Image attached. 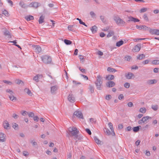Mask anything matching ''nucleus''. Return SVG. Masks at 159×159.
Listing matches in <instances>:
<instances>
[{"mask_svg": "<svg viewBox=\"0 0 159 159\" xmlns=\"http://www.w3.org/2000/svg\"><path fill=\"white\" fill-rule=\"evenodd\" d=\"M68 131L70 133V136H74V139L75 140L77 139L78 140H81L83 139V137L81 135H78L79 131L76 127H70Z\"/></svg>", "mask_w": 159, "mask_h": 159, "instance_id": "nucleus-1", "label": "nucleus"}, {"mask_svg": "<svg viewBox=\"0 0 159 159\" xmlns=\"http://www.w3.org/2000/svg\"><path fill=\"white\" fill-rule=\"evenodd\" d=\"M41 58L45 64H50L52 61L51 57L47 55L43 56L41 57Z\"/></svg>", "mask_w": 159, "mask_h": 159, "instance_id": "nucleus-2", "label": "nucleus"}, {"mask_svg": "<svg viewBox=\"0 0 159 159\" xmlns=\"http://www.w3.org/2000/svg\"><path fill=\"white\" fill-rule=\"evenodd\" d=\"M114 19L119 25L124 26V25L125 23V21L121 19L119 17L115 16L114 17Z\"/></svg>", "mask_w": 159, "mask_h": 159, "instance_id": "nucleus-3", "label": "nucleus"}, {"mask_svg": "<svg viewBox=\"0 0 159 159\" xmlns=\"http://www.w3.org/2000/svg\"><path fill=\"white\" fill-rule=\"evenodd\" d=\"M32 47L33 49L35 51L36 53H38L41 52L42 49L38 45H33Z\"/></svg>", "mask_w": 159, "mask_h": 159, "instance_id": "nucleus-4", "label": "nucleus"}, {"mask_svg": "<svg viewBox=\"0 0 159 159\" xmlns=\"http://www.w3.org/2000/svg\"><path fill=\"white\" fill-rule=\"evenodd\" d=\"M41 5L40 3L38 2H32L29 6L30 7H33L34 8H37Z\"/></svg>", "mask_w": 159, "mask_h": 159, "instance_id": "nucleus-5", "label": "nucleus"}, {"mask_svg": "<svg viewBox=\"0 0 159 159\" xmlns=\"http://www.w3.org/2000/svg\"><path fill=\"white\" fill-rule=\"evenodd\" d=\"M68 100L71 102L73 103L75 101V98L72 93H70L68 97Z\"/></svg>", "mask_w": 159, "mask_h": 159, "instance_id": "nucleus-6", "label": "nucleus"}, {"mask_svg": "<svg viewBox=\"0 0 159 159\" xmlns=\"http://www.w3.org/2000/svg\"><path fill=\"white\" fill-rule=\"evenodd\" d=\"M74 115L80 118H83L82 114L81 112L80 111H75L74 112Z\"/></svg>", "mask_w": 159, "mask_h": 159, "instance_id": "nucleus-7", "label": "nucleus"}, {"mask_svg": "<svg viewBox=\"0 0 159 159\" xmlns=\"http://www.w3.org/2000/svg\"><path fill=\"white\" fill-rule=\"evenodd\" d=\"M115 85V83L113 81H109L106 84V86L109 88L114 87Z\"/></svg>", "mask_w": 159, "mask_h": 159, "instance_id": "nucleus-8", "label": "nucleus"}, {"mask_svg": "<svg viewBox=\"0 0 159 159\" xmlns=\"http://www.w3.org/2000/svg\"><path fill=\"white\" fill-rule=\"evenodd\" d=\"M128 18L129 20L127 21L128 22L133 21L134 22H139L140 21L139 19L131 16H129Z\"/></svg>", "mask_w": 159, "mask_h": 159, "instance_id": "nucleus-9", "label": "nucleus"}, {"mask_svg": "<svg viewBox=\"0 0 159 159\" xmlns=\"http://www.w3.org/2000/svg\"><path fill=\"white\" fill-rule=\"evenodd\" d=\"M6 135L2 133H0V142H5Z\"/></svg>", "mask_w": 159, "mask_h": 159, "instance_id": "nucleus-10", "label": "nucleus"}, {"mask_svg": "<svg viewBox=\"0 0 159 159\" xmlns=\"http://www.w3.org/2000/svg\"><path fill=\"white\" fill-rule=\"evenodd\" d=\"M4 35L7 36L8 38H11V36L10 34V32L9 31L7 30L6 29L5 30V31L3 32Z\"/></svg>", "mask_w": 159, "mask_h": 159, "instance_id": "nucleus-11", "label": "nucleus"}, {"mask_svg": "<svg viewBox=\"0 0 159 159\" xmlns=\"http://www.w3.org/2000/svg\"><path fill=\"white\" fill-rule=\"evenodd\" d=\"M58 89V87L56 86H54L52 87L51 88V91L52 93L55 94L56 93V91Z\"/></svg>", "mask_w": 159, "mask_h": 159, "instance_id": "nucleus-12", "label": "nucleus"}, {"mask_svg": "<svg viewBox=\"0 0 159 159\" xmlns=\"http://www.w3.org/2000/svg\"><path fill=\"white\" fill-rule=\"evenodd\" d=\"M152 118L149 116H146L143 117L142 118V119L143 120V123H146L148 122V120L150 119H151Z\"/></svg>", "mask_w": 159, "mask_h": 159, "instance_id": "nucleus-13", "label": "nucleus"}, {"mask_svg": "<svg viewBox=\"0 0 159 159\" xmlns=\"http://www.w3.org/2000/svg\"><path fill=\"white\" fill-rule=\"evenodd\" d=\"M102 78L100 75H98L97 76L96 79V80L95 82V83H100L101 84H102Z\"/></svg>", "mask_w": 159, "mask_h": 159, "instance_id": "nucleus-14", "label": "nucleus"}, {"mask_svg": "<svg viewBox=\"0 0 159 159\" xmlns=\"http://www.w3.org/2000/svg\"><path fill=\"white\" fill-rule=\"evenodd\" d=\"M157 81L155 79L148 80L147 81V83L149 85L153 84H156Z\"/></svg>", "mask_w": 159, "mask_h": 159, "instance_id": "nucleus-15", "label": "nucleus"}, {"mask_svg": "<svg viewBox=\"0 0 159 159\" xmlns=\"http://www.w3.org/2000/svg\"><path fill=\"white\" fill-rule=\"evenodd\" d=\"M134 77V74L131 72H129L127 74L125 75L126 78L128 79H131L132 77Z\"/></svg>", "mask_w": 159, "mask_h": 159, "instance_id": "nucleus-16", "label": "nucleus"}, {"mask_svg": "<svg viewBox=\"0 0 159 159\" xmlns=\"http://www.w3.org/2000/svg\"><path fill=\"white\" fill-rule=\"evenodd\" d=\"M3 126L5 129H8L10 128L9 124L7 120L4 121L3 123Z\"/></svg>", "mask_w": 159, "mask_h": 159, "instance_id": "nucleus-17", "label": "nucleus"}, {"mask_svg": "<svg viewBox=\"0 0 159 159\" xmlns=\"http://www.w3.org/2000/svg\"><path fill=\"white\" fill-rule=\"evenodd\" d=\"M150 32L152 34H154L157 35H159V30H150Z\"/></svg>", "mask_w": 159, "mask_h": 159, "instance_id": "nucleus-18", "label": "nucleus"}, {"mask_svg": "<svg viewBox=\"0 0 159 159\" xmlns=\"http://www.w3.org/2000/svg\"><path fill=\"white\" fill-rule=\"evenodd\" d=\"M108 126L109 127H110V129H111V131H112V134L113 136L115 135V134L114 132V129L113 127L112 124L111 122H109L108 124Z\"/></svg>", "mask_w": 159, "mask_h": 159, "instance_id": "nucleus-19", "label": "nucleus"}, {"mask_svg": "<svg viewBox=\"0 0 159 159\" xmlns=\"http://www.w3.org/2000/svg\"><path fill=\"white\" fill-rule=\"evenodd\" d=\"M95 84L96 85L97 89L98 90H100L102 89V84L100 83H95Z\"/></svg>", "mask_w": 159, "mask_h": 159, "instance_id": "nucleus-20", "label": "nucleus"}, {"mask_svg": "<svg viewBox=\"0 0 159 159\" xmlns=\"http://www.w3.org/2000/svg\"><path fill=\"white\" fill-rule=\"evenodd\" d=\"M140 45H137L134 46L133 50L134 52H138L140 50Z\"/></svg>", "mask_w": 159, "mask_h": 159, "instance_id": "nucleus-21", "label": "nucleus"}, {"mask_svg": "<svg viewBox=\"0 0 159 159\" xmlns=\"http://www.w3.org/2000/svg\"><path fill=\"white\" fill-rule=\"evenodd\" d=\"M114 76L113 75H107L106 79L107 80H114Z\"/></svg>", "mask_w": 159, "mask_h": 159, "instance_id": "nucleus-22", "label": "nucleus"}, {"mask_svg": "<svg viewBox=\"0 0 159 159\" xmlns=\"http://www.w3.org/2000/svg\"><path fill=\"white\" fill-rule=\"evenodd\" d=\"M19 5L22 8H25L28 7V6L22 1H20L19 3Z\"/></svg>", "mask_w": 159, "mask_h": 159, "instance_id": "nucleus-23", "label": "nucleus"}, {"mask_svg": "<svg viewBox=\"0 0 159 159\" xmlns=\"http://www.w3.org/2000/svg\"><path fill=\"white\" fill-rule=\"evenodd\" d=\"M91 30L93 34L95 33L97 31V27L95 25H94L91 28Z\"/></svg>", "mask_w": 159, "mask_h": 159, "instance_id": "nucleus-24", "label": "nucleus"}, {"mask_svg": "<svg viewBox=\"0 0 159 159\" xmlns=\"http://www.w3.org/2000/svg\"><path fill=\"white\" fill-rule=\"evenodd\" d=\"M145 57V55L144 54H139L137 57L138 59L140 60L144 58Z\"/></svg>", "mask_w": 159, "mask_h": 159, "instance_id": "nucleus-25", "label": "nucleus"}, {"mask_svg": "<svg viewBox=\"0 0 159 159\" xmlns=\"http://www.w3.org/2000/svg\"><path fill=\"white\" fill-rule=\"evenodd\" d=\"M140 128H141V126L134 127L133 128V131L135 132H137L139 131Z\"/></svg>", "mask_w": 159, "mask_h": 159, "instance_id": "nucleus-26", "label": "nucleus"}, {"mask_svg": "<svg viewBox=\"0 0 159 159\" xmlns=\"http://www.w3.org/2000/svg\"><path fill=\"white\" fill-rule=\"evenodd\" d=\"M44 16H40L39 20V24H42L44 21Z\"/></svg>", "mask_w": 159, "mask_h": 159, "instance_id": "nucleus-27", "label": "nucleus"}, {"mask_svg": "<svg viewBox=\"0 0 159 159\" xmlns=\"http://www.w3.org/2000/svg\"><path fill=\"white\" fill-rule=\"evenodd\" d=\"M124 43V41L121 40L116 43V46L117 47H120Z\"/></svg>", "mask_w": 159, "mask_h": 159, "instance_id": "nucleus-28", "label": "nucleus"}, {"mask_svg": "<svg viewBox=\"0 0 159 159\" xmlns=\"http://www.w3.org/2000/svg\"><path fill=\"white\" fill-rule=\"evenodd\" d=\"M25 18L27 21H29L30 20H33L34 19V17L33 16L31 15H29V16H25Z\"/></svg>", "mask_w": 159, "mask_h": 159, "instance_id": "nucleus-29", "label": "nucleus"}, {"mask_svg": "<svg viewBox=\"0 0 159 159\" xmlns=\"http://www.w3.org/2000/svg\"><path fill=\"white\" fill-rule=\"evenodd\" d=\"M25 91L30 96H31L32 95V93L31 91L28 89L25 88Z\"/></svg>", "mask_w": 159, "mask_h": 159, "instance_id": "nucleus-30", "label": "nucleus"}, {"mask_svg": "<svg viewBox=\"0 0 159 159\" xmlns=\"http://www.w3.org/2000/svg\"><path fill=\"white\" fill-rule=\"evenodd\" d=\"M89 89L91 93H92L94 92V87L93 86L90 84Z\"/></svg>", "mask_w": 159, "mask_h": 159, "instance_id": "nucleus-31", "label": "nucleus"}, {"mask_svg": "<svg viewBox=\"0 0 159 159\" xmlns=\"http://www.w3.org/2000/svg\"><path fill=\"white\" fill-rule=\"evenodd\" d=\"M107 70L108 71L110 72H115L117 71V70H116L115 69L110 67H108L107 68Z\"/></svg>", "mask_w": 159, "mask_h": 159, "instance_id": "nucleus-32", "label": "nucleus"}, {"mask_svg": "<svg viewBox=\"0 0 159 159\" xmlns=\"http://www.w3.org/2000/svg\"><path fill=\"white\" fill-rule=\"evenodd\" d=\"M93 139L98 144H100L101 142V141L96 136L94 137Z\"/></svg>", "mask_w": 159, "mask_h": 159, "instance_id": "nucleus-33", "label": "nucleus"}, {"mask_svg": "<svg viewBox=\"0 0 159 159\" xmlns=\"http://www.w3.org/2000/svg\"><path fill=\"white\" fill-rule=\"evenodd\" d=\"M64 42L67 45H70L72 43V42L71 41L66 39H64Z\"/></svg>", "mask_w": 159, "mask_h": 159, "instance_id": "nucleus-34", "label": "nucleus"}, {"mask_svg": "<svg viewBox=\"0 0 159 159\" xmlns=\"http://www.w3.org/2000/svg\"><path fill=\"white\" fill-rule=\"evenodd\" d=\"M155 111H156L158 109V106L157 105H152L151 107Z\"/></svg>", "mask_w": 159, "mask_h": 159, "instance_id": "nucleus-35", "label": "nucleus"}, {"mask_svg": "<svg viewBox=\"0 0 159 159\" xmlns=\"http://www.w3.org/2000/svg\"><path fill=\"white\" fill-rule=\"evenodd\" d=\"M104 131L105 133H106L108 135H109L111 134V131L108 129L105 128L104 129Z\"/></svg>", "mask_w": 159, "mask_h": 159, "instance_id": "nucleus-36", "label": "nucleus"}, {"mask_svg": "<svg viewBox=\"0 0 159 159\" xmlns=\"http://www.w3.org/2000/svg\"><path fill=\"white\" fill-rule=\"evenodd\" d=\"M139 111L143 113H144L146 111V109L145 107L141 108L139 109Z\"/></svg>", "mask_w": 159, "mask_h": 159, "instance_id": "nucleus-37", "label": "nucleus"}, {"mask_svg": "<svg viewBox=\"0 0 159 159\" xmlns=\"http://www.w3.org/2000/svg\"><path fill=\"white\" fill-rule=\"evenodd\" d=\"M9 97L11 100L13 101L14 100H16V98L14 96V95H9Z\"/></svg>", "mask_w": 159, "mask_h": 159, "instance_id": "nucleus-38", "label": "nucleus"}, {"mask_svg": "<svg viewBox=\"0 0 159 159\" xmlns=\"http://www.w3.org/2000/svg\"><path fill=\"white\" fill-rule=\"evenodd\" d=\"M114 34V32L113 31H110L107 35V37L108 38L111 37V36L113 35Z\"/></svg>", "mask_w": 159, "mask_h": 159, "instance_id": "nucleus-39", "label": "nucleus"}, {"mask_svg": "<svg viewBox=\"0 0 159 159\" xmlns=\"http://www.w3.org/2000/svg\"><path fill=\"white\" fill-rule=\"evenodd\" d=\"M12 127L14 129L16 130L17 129L18 125L17 124H16L15 123H12Z\"/></svg>", "mask_w": 159, "mask_h": 159, "instance_id": "nucleus-40", "label": "nucleus"}, {"mask_svg": "<svg viewBox=\"0 0 159 159\" xmlns=\"http://www.w3.org/2000/svg\"><path fill=\"white\" fill-rule=\"evenodd\" d=\"M152 63L154 65H158L159 64V60H154L152 61Z\"/></svg>", "mask_w": 159, "mask_h": 159, "instance_id": "nucleus-41", "label": "nucleus"}, {"mask_svg": "<svg viewBox=\"0 0 159 159\" xmlns=\"http://www.w3.org/2000/svg\"><path fill=\"white\" fill-rule=\"evenodd\" d=\"M33 80L35 81L36 82H38L39 81V79L38 77V75H37L34 76L33 78Z\"/></svg>", "mask_w": 159, "mask_h": 159, "instance_id": "nucleus-42", "label": "nucleus"}, {"mask_svg": "<svg viewBox=\"0 0 159 159\" xmlns=\"http://www.w3.org/2000/svg\"><path fill=\"white\" fill-rule=\"evenodd\" d=\"M147 10V8H143L141 9L140 10V13H143L146 12Z\"/></svg>", "mask_w": 159, "mask_h": 159, "instance_id": "nucleus-43", "label": "nucleus"}, {"mask_svg": "<svg viewBox=\"0 0 159 159\" xmlns=\"http://www.w3.org/2000/svg\"><path fill=\"white\" fill-rule=\"evenodd\" d=\"M100 18L102 22L105 23L106 22V20L105 19L104 17L103 16H100Z\"/></svg>", "mask_w": 159, "mask_h": 159, "instance_id": "nucleus-44", "label": "nucleus"}, {"mask_svg": "<svg viewBox=\"0 0 159 159\" xmlns=\"http://www.w3.org/2000/svg\"><path fill=\"white\" fill-rule=\"evenodd\" d=\"M131 58V56H126L125 57V60L127 61H129Z\"/></svg>", "mask_w": 159, "mask_h": 159, "instance_id": "nucleus-45", "label": "nucleus"}, {"mask_svg": "<svg viewBox=\"0 0 159 159\" xmlns=\"http://www.w3.org/2000/svg\"><path fill=\"white\" fill-rule=\"evenodd\" d=\"M15 82L17 84H20L21 83L23 84V82L22 80L19 79H16L15 80Z\"/></svg>", "mask_w": 159, "mask_h": 159, "instance_id": "nucleus-46", "label": "nucleus"}, {"mask_svg": "<svg viewBox=\"0 0 159 159\" xmlns=\"http://www.w3.org/2000/svg\"><path fill=\"white\" fill-rule=\"evenodd\" d=\"M6 92L7 93H9L10 94V95H12L14 94V93L10 89H7L6 90Z\"/></svg>", "mask_w": 159, "mask_h": 159, "instance_id": "nucleus-47", "label": "nucleus"}, {"mask_svg": "<svg viewBox=\"0 0 159 159\" xmlns=\"http://www.w3.org/2000/svg\"><path fill=\"white\" fill-rule=\"evenodd\" d=\"M124 86L126 88H129L130 87V84L128 83H126L125 84Z\"/></svg>", "mask_w": 159, "mask_h": 159, "instance_id": "nucleus-48", "label": "nucleus"}, {"mask_svg": "<svg viewBox=\"0 0 159 159\" xmlns=\"http://www.w3.org/2000/svg\"><path fill=\"white\" fill-rule=\"evenodd\" d=\"M150 61V60H146L145 61H143L142 62V63L144 65L148 64L149 63V62Z\"/></svg>", "mask_w": 159, "mask_h": 159, "instance_id": "nucleus-49", "label": "nucleus"}, {"mask_svg": "<svg viewBox=\"0 0 159 159\" xmlns=\"http://www.w3.org/2000/svg\"><path fill=\"white\" fill-rule=\"evenodd\" d=\"M143 18L144 20L147 21H148V19L147 14H144L143 16Z\"/></svg>", "mask_w": 159, "mask_h": 159, "instance_id": "nucleus-50", "label": "nucleus"}, {"mask_svg": "<svg viewBox=\"0 0 159 159\" xmlns=\"http://www.w3.org/2000/svg\"><path fill=\"white\" fill-rule=\"evenodd\" d=\"M136 27L137 29L140 30H142L143 27V25H136Z\"/></svg>", "mask_w": 159, "mask_h": 159, "instance_id": "nucleus-51", "label": "nucleus"}, {"mask_svg": "<svg viewBox=\"0 0 159 159\" xmlns=\"http://www.w3.org/2000/svg\"><path fill=\"white\" fill-rule=\"evenodd\" d=\"M143 28L142 29V30H148L150 29L149 27H147L145 25H143Z\"/></svg>", "mask_w": 159, "mask_h": 159, "instance_id": "nucleus-52", "label": "nucleus"}, {"mask_svg": "<svg viewBox=\"0 0 159 159\" xmlns=\"http://www.w3.org/2000/svg\"><path fill=\"white\" fill-rule=\"evenodd\" d=\"M30 143L32 144L33 146H37V143L34 140H31Z\"/></svg>", "mask_w": 159, "mask_h": 159, "instance_id": "nucleus-53", "label": "nucleus"}, {"mask_svg": "<svg viewBox=\"0 0 159 159\" xmlns=\"http://www.w3.org/2000/svg\"><path fill=\"white\" fill-rule=\"evenodd\" d=\"M111 98V97L110 95H108L106 96V99L107 100H109Z\"/></svg>", "mask_w": 159, "mask_h": 159, "instance_id": "nucleus-54", "label": "nucleus"}, {"mask_svg": "<svg viewBox=\"0 0 159 159\" xmlns=\"http://www.w3.org/2000/svg\"><path fill=\"white\" fill-rule=\"evenodd\" d=\"M3 81L5 83H6L9 85H11L12 84V83L11 81H7L6 80H3Z\"/></svg>", "mask_w": 159, "mask_h": 159, "instance_id": "nucleus-55", "label": "nucleus"}, {"mask_svg": "<svg viewBox=\"0 0 159 159\" xmlns=\"http://www.w3.org/2000/svg\"><path fill=\"white\" fill-rule=\"evenodd\" d=\"M127 105L129 107H134V105L133 103L131 102H128Z\"/></svg>", "mask_w": 159, "mask_h": 159, "instance_id": "nucleus-56", "label": "nucleus"}, {"mask_svg": "<svg viewBox=\"0 0 159 159\" xmlns=\"http://www.w3.org/2000/svg\"><path fill=\"white\" fill-rule=\"evenodd\" d=\"M90 14L92 17H94L96 16V14L93 11H91L90 12Z\"/></svg>", "mask_w": 159, "mask_h": 159, "instance_id": "nucleus-57", "label": "nucleus"}, {"mask_svg": "<svg viewBox=\"0 0 159 159\" xmlns=\"http://www.w3.org/2000/svg\"><path fill=\"white\" fill-rule=\"evenodd\" d=\"M2 13L6 16H8V12L6 10H4L3 11Z\"/></svg>", "mask_w": 159, "mask_h": 159, "instance_id": "nucleus-58", "label": "nucleus"}, {"mask_svg": "<svg viewBox=\"0 0 159 159\" xmlns=\"http://www.w3.org/2000/svg\"><path fill=\"white\" fill-rule=\"evenodd\" d=\"M79 23L80 24L83 25L85 26L86 27L87 26V25H86L85 23L84 22H83L82 21V20H80V21H79Z\"/></svg>", "mask_w": 159, "mask_h": 159, "instance_id": "nucleus-59", "label": "nucleus"}, {"mask_svg": "<svg viewBox=\"0 0 159 159\" xmlns=\"http://www.w3.org/2000/svg\"><path fill=\"white\" fill-rule=\"evenodd\" d=\"M18 117V116L15 113H14L13 114L12 117L15 119H17Z\"/></svg>", "mask_w": 159, "mask_h": 159, "instance_id": "nucleus-60", "label": "nucleus"}, {"mask_svg": "<svg viewBox=\"0 0 159 159\" xmlns=\"http://www.w3.org/2000/svg\"><path fill=\"white\" fill-rule=\"evenodd\" d=\"M90 122L92 123H95L96 122V120L93 118H91L90 119Z\"/></svg>", "mask_w": 159, "mask_h": 159, "instance_id": "nucleus-61", "label": "nucleus"}, {"mask_svg": "<svg viewBox=\"0 0 159 159\" xmlns=\"http://www.w3.org/2000/svg\"><path fill=\"white\" fill-rule=\"evenodd\" d=\"M124 96L122 94H120L118 97V98L119 100H121L124 98Z\"/></svg>", "mask_w": 159, "mask_h": 159, "instance_id": "nucleus-62", "label": "nucleus"}, {"mask_svg": "<svg viewBox=\"0 0 159 159\" xmlns=\"http://www.w3.org/2000/svg\"><path fill=\"white\" fill-rule=\"evenodd\" d=\"M28 116L29 117H33L34 116V113L32 112H30L29 113H28Z\"/></svg>", "mask_w": 159, "mask_h": 159, "instance_id": "nucleus-63", "label": "nucleus"}, {"mask_svg": "<svg viewBox=\"0 0 159 159\" xmlns=\"http://www.w3.org/2000/svg\"><path fill=\"white\" fill-rule=\"evenodd\" d=\"M132 130V127L131 126H129L125 129V130L128 131H130Z\"/></svg>", "mask_w": 159, "mask_h": 159, "instance_id": "nucleus-64", "label": "nucleus"}]
</instances>
